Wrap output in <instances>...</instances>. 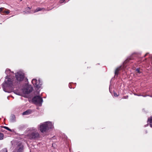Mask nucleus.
<instances>
[{
	"mask_svg": "<svg viewBox=\"0 0 152 152\" xmlns=\"http://www.w3.org/2000/svg\"><path fill=\"white\" fill-rule=\"evenodd\" d=\"M53 125L50 122H46L41 124L38 126L39 130L42 133H43L47 131L49 129L53 128Z\"/></svg>",
	"mask_w": 152,
	"mask_h": 152,
	"instance_id": "nucleus-3",
	"label": "nucleus"
},
{
	"mask_svg": "<svg viewBox=\"0 0 152 152\" xmlns=\"http://www.w3.org/2000/svg\"><path fill=\"white\" fill-rule=\"evenodd\" d=\"M150 96L151 97H152V96Z\"/></svg>",
	"mask_w": 152,
	"mask_h": 152,
	"instance_id": "nucleus-27",
	"label": "nucleus"
},
{
	"mask_svg": "<svg viewBox=\"0 0 152 152\" xmlns=\"http://www.w3.org/2000/svg\"><path fill=\"white\" fill-rule=\"evenodd\" d=\"M32 91V88H31V89H30V91H29V92H31Z\"/></svg>",
	"mask_w": 152,
	"mask_h": 152,
	"instance_id": "nucleus-22",
	"label": "nucleus"
},
{
	"mask_svg": "<svg viewBox=\"0 0 152 152\" xmlns=\"http://www.w3.org/2000/svg\"><path fill=\"white\" fill-rule=\"evenodd\" d=\"M3 9L4 8L3 7L0 8V12H1L2 11H3Z\"/></svg>",
	"mask_w": 152,
	"mask_h": 152,
	"instance_id": "nucleus-19",
	"label": "nucleus"
},
{
	"mask_svg": "<svg viewBox=\"0 0 152 152\" xmlns=\"http://www.w3.org/2000/svg\"><path fill=\"white\" fill-rule=\"evenodd\" d=\"M15 76L18 81H22L24 78V74L22 71H19L15 74Z\"/></svg>",
	"mask_w": 152,
	"mask_h": 152,
	"instance_id": "nucleus-5",
	"label": "nucleus"
},
{
	"mask_svg": "<svg viewBox=\"0 0 152 152\" xmlns=\"http://www.w3.org/2000/svg\"><path fill=\"white\" fill-rule=\"evenodd\" d=\"M137 95V96H143V97H145V96H144V95ZM147 96H148V95H147Z\"/></svg>",
	"mask_w": 152,
	"mask_h": 152,
	"instance_id": "nucleus-21",
	"label": "nucleus"
},
{
	"mask_svg": "<svg viewBox=\"0 0 152 152\" xmlns=\"http://www.w3.org/2000/svg\"><path fill=\"white\" fill-rule=\"evenodd\" d=\"M127 62V60H126V61L124 62V64H125V63H126V62Z\"/></svg>",
	"mask_w": 152,
	"mask_h": 152,
	"instance_id": "nucleus-25",
	"label": "nucleus"
},
{
	"mask_svg": "<svg viewBox=\"0 0 152 152\" xmlns=\"http://www.w3.org/2000/svg\"><path fill=\"white\" fill-rule=\"evenodd\" d=\"M3 151H4L5 152H7V151L6 149L3 150Z\"/></svg>",
	"mask_w": 152,
	"mask_h": 152,
	"instance_id": "nucleus-23",
	"label": "nucleus"
},
{
	"mask_svg": "<svg viewBox=\"0 0 152 152\" xmlns=\"http://www.w3.org/2000/svg\"><path fill=\"white\" fill-rule=\"evenodd\" d=\"M136 71L139 74H140L141 72L140 70V69H136Z\"/></svg>",
	"mask_w": 152,
	"mask_h": 152,
	"instance_id": "nucleus-15",
	"label": "nucleus"
},
{
	"mask_svg": "<svg viewBox=\"0 0 152 152\" xmlns=\"http://www.w3.org/2000/svg\"><path fill=\"white\" fill-rule=\"evenodd\" d=\"M114 96H115V97H117V96H118V95L117 94L115 93H114Z\"/></svg>",
	"mask_w": 152,
	"mask_h": 152,
	"instance_id": "nucleus-18",
	"label": "nucleus"
},
{
	"mask_svg": "<svg viewBox=\"0 0 152 152\" xmlns=\"http://www.w3.org/2000/svg\"><path fill=\"white\" fill-rule=\"evenodd\" d=\"M31 82L34 87L38 89L42 85L39 80L38 81L36 79H34L32 80Z\"/></svg>",
	"mask_w": 152,
	"mask_h": 152,
	"instance_id": "nucleus-6",
	"label": "nucleus"
},
{
	"mask_svg": "<svg viewBox=\"0 0 152 152\" xmlns=\"http://www.w3.org/2000/svg\"><path fill=\"white\" fill-rule=\"evenodd\" d=\"M23 145L21 143H19L16 148V152H23Z\"/></svg>",
	"mask_w": 152,
	"mask_h": 152,
	"instance_id": "nucleus-7",
	"label": "nucleus"
},
{
	"mask_svg": "<svg viewBox=\"0 0 152 152\" xmlns=\"http://www.w3.org/2000/svg\"><path fill=\"white\" fill-rule=\"evenodd\" d=\"M43 10V9L40 8H37L36 10H35L34 12H38L39 11H40L42 10Z\"/></svg>",
	"mask_w": 152,
	"mask_h": 152,
	"instance_id": "nucleus-9",
	"label": "nucleus"
},
{
	"mask_svg": "<svg viewBox=\"0 0 152 152\" xmlns=\"http://www.w3.org/2000/svg\"><path fill=\"white\" fill-rule=\"evenodd\" d=\"M10 13V10H7L4 11L2 12V13L8 14Z\"/></svg>",
	"mask_w": 152,
	"mask_h": 152,
	"instance_id": "nucleus-13",
	"label": "nucleus"
},
{
	"mask_svg": "<svg viewBox=\"0 0 152 152\" xmlns=\"http://www.w3.org/2000/svg\"><path fill=\"white\" fill-rule=\"evenodd\" d=\"M64 0H60V3H63L64 2Z\"/></svg>",
	"mask_w": 152,
	"mask_h": 152,
	"instance_id": "nucleus-20",
	"label": "nucleus"
},
{
	"mask_svg": "<svg viewBox=\"0 0 152 152\" xmlns=\"http://www.w3.org/2000/svg\"><path fill=\"white\" fill-rule=\"evenodd\" d=\"M148 54V53H146L144 57L146 56Z\"/></svg>",
	"mask_w": 152,
	"mask_h": 152,
	"instance_id": "nucleus-24",
	"label": "nucleus"
},
{
	"mask_svg": "<svg viewBox=\"0 0 152 152\" xmlns=\"http://www.w3.org/2000/svg\"><path fill=\"white\" fill-rule=\"evenodd\" d=\"M30 8L29 7H28L26 8V10H27V13H30Z\"/></svg>",
	"mask_w": 152,
	"mask_h": 152,
	"instance_id": "nucleus-17",
	"label": "nucleus"
},
{
	"mask_svg": "<svg viewBox=\"0 0 152 152\" xmlns=\"http://www.w3.org/2000/svg\"><path fill=\"white\" fill-rule=\"evenodd\" d=\"M11 117L12 118V119H11V121L12 122H13L14 121H15V116L13 115H12Z\"/></svg>",
	"mask_w": 152,
	"mask_h": 152,
	"instance_id": "nucleus-14",
	"label": "nucleus"
},
{
	"mask_svg": "<svg viewBox=\"0 0 152 152\" xmlns=\"http://www.w3.org/2000/svg\"><path fill=\"white\" fill-rule=\"evenodd\" d=\"M31 113L30 110H27L26 111L23 112V115H28L30 114Z\"/></svg>",
	"mask_w": 152,
	"mask_h": 152,
	"instance_id": "nucleus-8",
	"label": "nucleus"
},
{
	"mask_svg": "<svg viewBox=\"0 0 152 152\" xmlns=\"http://www.w3.org/2000/svg\"><path fill=\"white\" fill-rule=\"evenodd\" d=\"M3 127L4 128V129H6L7 130H8V131H11V129H10L9 128H8V127H7V126H3Z\"/></svg>",
	"mask_w": 152,
	"mask_h": 152,
	"instance_id": "nucleus-16",
	"label": "nucleus"
},
{
	"mask_svg": "<svg viewBox=\"0 0 152 152\" xmlns=\"http://www.w3.org/2000/svg\"><path fill=\"white\" fill-rule=\"evenodd\" d=\"M120 68L121 67L118 68L116 69L115 72V75L118 74V71L120 69Z\"/></svg>",
	"mask_w": 152,
	"mask_h": 152,
	"instance_id": "nucleus-11",
	"label": "nucleus"
},
{
	"mask_svg": "<svg viewBox=\"0 0 152 152\" xmlns=\"http://www.w3.org/2000/svg\"><path fill=\"white\" fill-rule=\"evenodd\" d=\"M65 0H64V1H65Z\"/></svg>",
	"mask_w": 152,
	"mask_h": 152,
	"instance_id": "nucleus-29",
	"label": "nucleus"
},
{
	"mask_svg": "<svg viewBox=\"0 0 152 152\" xmlns=\"http://www.w3.org/2000/svg\"><path fill=\"white\" fill-rule=\"evenodd\" d=\"M27 136L30 139L37 140L40 137V134L37 129L34 127L30 128Z\"/></svg>",
	"mask_w": 152,
	"mask_h": 152,
	"instance_id": "nucleus-2",
	"label": "nucleus"
},
{
	"mask_svg": "<svg viewBox=\"0 0 152 152\" xmlns=\"http://www.w3.org/2000/svg\"><path fill=\"white\" fill-rule=\"evenodd\" d=\"M22 0H20V1H22Z\"/></svg>",
	"mask_w": 152,
	"mask_h": 152,
	"instance_id": "nucleus-28",
	"label": "nucleus"
},
{
	"mask_svg": "<svg viewBox=\"0 0 152 152\" xmlns=\"http://www.w3.org/2000/svg\"><path fill=\"white\" fill-rule=\"evenodd\" d=\"M23 12L24 14H25V13H27V12H25V11H24Z\"/></svg>",
	"mask_w": 152,
	"mask_h": 152,
	"instance_id": "nucleus-26",
	"label": "nucleus"
},
{
	"mask_svg": "<svg viewBox=\"0 0 152 152\" xmlns=\"http://www.w3.org/2000/svg\"><path fill=\"white\" fill-rule=\"evenodd\" d=\"M148 121L149 122L150 126L152 127V117L150 118V119H148Z\"/></svg>",
	"mask_w": 152,
	"mask_h": 152,
	"instance_id": "nucleus-10",
	"label": "nucleus"
},
{
	"mask_svg": "<svg viewBox=\"0 0 152 152\" xmlns=\"http://www.w3.org/2000/svg\"><path fill=\"white\" fill-rule=\"evenodd\" d=\"M5 73L7 76L6 77L4 81L2 87L4 91L8 93H10L13 89V87L15 85L12 79L9 77L14 74L13 72H11L10 70L7 69L5 71Z\"/></svg>",
	"mask_w": 152,
	"mask_h": 152,
	"instance_id": "nucleus-1",
	"label": "nucleus"
},
{
	"mask_svg": "<svg viewBox=\"0 0 152 152\" xmlns=\"http://www.w3.org/2000/svg\"><path fill=\"white\" fill-rule=\"evenodd\" d=\"M4 135L3 133L0 132V140L3 139Z\"/></svg>",
	"mask_w": 152,
	"mask_h": 152,
	"instance_id": "nucleus-12",
	"label": "nucleus"
},
{
	"mask_svg": "<svg viewBox=\"0 0 152 152\" xmlns=\"http://www.w3.org/2000/svg\"><path fill=\"white\" fill-rule=\"evenodd\" d=\"M32 102L36 104L41 106L42 102V99L39 96H35L33 98Z\"/></svg>",
	"mask_w": 152,
	"mask_h": 152,
	"instance_id": "nucleus-4",
	"label": "nucleus"
}]
</instances>
